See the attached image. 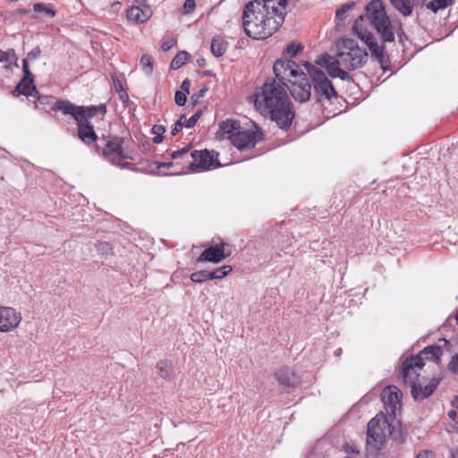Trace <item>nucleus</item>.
<instances>
[{
	"instance_id": "1",
	"label": "nucleus",
	"mask_w": 458,
	"mask_h": 458,
	"mask_svg": "<svg viewBox=\"0 0 458 458\" xmlns=\"http://www.w3.org/2000/svg\"><path fill=\"white\" fill-rule=\"evenodd\" d=\"M276 4L280 5L276 2ZM275 0H253L247 3L242 12V27L253 39H265L272 36L284 21Z\"/></svg>"
},
{
	"instance_id": "2",
	"label": "nucleus",
	"mask_w": 458,
	"mask_h": 458,
	"mask_svg": "<svg viewBox=\"0 0 458 458\" xmlns=\"http://www.w3.org/2000/svg\"><path fill=\"white\" fill-rule=\"evenodd\" d=\"M307 73L301 72L287 86L293 98L299 103L314 99L318 103L331 102L338 94L326 73L317 65L304 62Z\"/></svg>"
},
{
	"instance_id": "3",
	"label": "nucleus",
	"mask_w": 458,
	"mask_h": 458,
	"mask_svg": "<svg viewBox=\"0 0 458 458\" xmlns=\"http://www.w3.org/2000/svg\"><path fill=\"white\" fill-rule=\"evenodd\" d=\"M255 106L269 115L280 129L288 131L295 113L284 87L276 80L266 81L255 94Z\"/></svg>"
},
{
	"instance_id": "4",
	"label": "nucleus",
	"mask_w": 458,
	"mask_h": 458,
	"mask_svg": "<svg viewBox=\"0 0 458 458\" xmlns=\"http://www.w3.org/2000/svg\"><path fill=\"white\" fill-rule=\"evenodd\" d=\"M336 47L335 56L323 54L317 56L315 63L325 68L332 78H340L344 81H353L352 77L344 69L361 68L367 62L368 53L351 38H343L337 43Z\"/></svg>"
},
{
	"instance_id": "5",
	"label": "nucleus",
	"mask_w": 458,
	"mask_h": 458,
	"mask_svg": "<svg viewBox=\"0 0 458 458\" xmlns=\"http://www.w3.org/2000/svg\"><path fill=\"white\" fill-rule=\"evenodd\" d=\"M190 147L174 151L171 155L173 159L182 158L187 161L188 169L191 172L210 170L220 166L217 159L218 154L215 151L193 150L189 152Z\"/></svg>"
},
{
	"instance_id": "6",
	"label": "nucleus",
	"mask_w": 458,
	"mask_h": 458,
	"mask_svg": "<svg viewBox=\"0 0 458 458\" xmlns=\"http://www.w3.org/2000/svg\"><path fill=\"white\" fill-rule=\"evenodd\" d=\"M365 16L385 42L394 40V29L381 0H371L366 6Z\"/></svg>"
},
{
	"instance_id": "7",
	"label": "nucleus",
	"mask_w": 458,
	"mask_h": 458,
	"mask_svg": "<svg viewBox=\"0 0 458 458\" xmlns=\"http://www.w3.org/2000/svg\"><path fill=\"white\" fill-rule=\"evenodd\" d=\"M53 111H59L63 114H69L73 119L90 122L94 116H99L103 120L106 114V106L100 104L98 106H76L66 99L57 100L52 106Z\"/></svg>"
},
{
	"instance_id": "8",
	"label": "nucleus",
	"mask_w": 458,
	"mask_h": 458,
	"mask_svg": "<svg viewBox=\"0 0 458 458\" xmlns=\"http://www.w3.org/2000/svg\"><path fill=\"white\" fill-rule=\"evenodd\" d=\"M364 16L360 15L354 21L353 30L357 36L366 44L369 48L371 55L380 64L381 68L386 71L389 67V59L385 55V47L382 45H378L375 37L361 27V21Z\"/></svg>"
},
{
	"instance_id": "9",
	"label": "nucleus",
	"mask_w": 458,
	"mask_h": 458,
	"mask_svg": "<svg viewBox=\"0 0 458 458\" xmlns=\"http://www.w3.org/2000/svg\"><path fill=\"white\" fill-rule=\"evenodd\" d=\"M102 140L105 141L102 155L106 159L117 166L127 167L130 165L128 162H123L125 159H131V157L123 152V138L118 136H107L103 137Z\"/></svg>"
},
{
	"instance_id": "10",
	"label": "nucleus",
	"mask_w": 458,
	"mask_h": 458,
	"mask_svg": "<svg viewBox=\"0 0 458 458\" xmlns=\"http://www.w3.org/2000/svg\"><path fill=\"white\" fill-rule=\"evenodd\" d=\"M425 366L420 359V356L407 357L402 363L401 377L405 385L411 387L416 382L420 380V371Z\"/></svg>"
},
{
	"instance_id": "11",
	"label": "nucleus",
	"mask_w": 458,
	"mask_h": 458,
	"mask_svg": "<svg viewBox=\"0 0 458 458\" xmlns=\"http://www.w3.org/2000/svg\"><path fill=\"white\" fill-rule=\"evenodd\" d=\"M273 71L277 82L287 87L291 81L297 79L301 71L299 65L292 60H277L273 66Z\"/></svg>"
},
{
	"instance_id": "12",
	"label": "nucleus",
	"mask_w": 458,
	"mask_h": 458,
	"mask_svg": "<svg viewBox=\"0 0 458 458\" xmlns=\"http://www.w3.org/2000/svg\"><path fill=\"white\" fill-rule=\"evenodd\" d=\"M440 381L441 377L436 376L432 377L428 380L425 377L420 378V380L410 387L411 394L414 401L421 402L432 395L437 390Z\"/></svg>"
},
{
	"instance_id": "13",
	"label": "nucleus",
	"mask_w": 458,
	"mask_h": 458,
	"mask_svg": "<svg viewBox=\"0 0 458 458\" xmlns=\"http://www.w3.org/2000/svg\"><path fill=\"white\" fill-rule=\"evenodd\" d=\"M386 420L381 416L377 415L369 420L368 423L367 429V442L369 445H374L376 448H379L385 442Z\"/></svg>"
},
{
	"instance_id": "14",
	"label": "nucleus",
	"mask_w": 458,
	"mask_h": 458,
	"mask_svg": "<svg viewBox=\"0 0 458 458\" xmlns=\"http://www.w3.org/2000/svg\"><path fill=\"white\" fill-rule=\"evenodd\" d=\"M262 133L259 131L242 130L240 128L234 135H231V142L239 150L250 149L261 140Z\"/></svg>"
},
{
	"instance_id": "15",
	"label": "nucleus",
	"mask_w": 458,
	"mask_h": 458,
	"mask_svg": "<svg viewBox=\"0 0 458 458\" xmlns=\"http://www.w3.org/2000/svg\"><path fill=\"white\" fill-rule=\"evenodd\" d=\"M401 397L402 393L396 386H387L382 391L381 399L389 416L394 418L396 416V411L402 405Z\"/></svg>"
},
{
	"instance_id": "16",
	"label": "nucleus",
	"mask_w": 458,
	"mask_h": 458,
	"mask_svg": "<svg viewBox=\"0 0 458 458\" xmlns=\"http://www.w3.org/2000/svg\"><path fill=\"white\" fill-rule=\"evenodd\" d=\"M23 78L13 91V95H24L35 97L38 94L34 85L33 74L31 73L26 60H22Z\"/></svg>"
},
{
	"instance_id": "17",
	"label": "nucleus",
	"mask_w": 458,
	"mask_h": 458,
	"mask_svg": "<svg viewBox=\"0 0 458 458\" xmlns=\"http://www.w3.org/2000/svg\"><path fill=\"white\" fill-rule=\"evenodd\" d=\"M21 321V315L12 307L0 306V332L15 329Z\"/></svg>"
},
{
	"instance_id": "18",
	"label": "nucleus",
	"mask_w": 458,
	"mask_h": 458,
	"mask_svg": "<svg viewBox=\"0 0 458 458\" xmlns=\"http://www.w3.org/2000/svg\"><path fill=\"white\" fill-rule=\"evenodd\" d=\"M137 4L131 6L126 13L129 21L140 24L146 22L152 15L151 7L145 0H135Z\"/></svg>"
},
{
	"instance_id": "19",
	"label": "nucleus",
	"mask_w": 458,
	"mask_h": 458,
	"mask_svg": "<svg viewBox=\"0 0 458 458\" xmlns=\"http://www.w3.org/2000/svg\"><path fill=\"white\" fill-rule=\"evenodd\" d=\"M225 244L224 242L207 248L197 259V262H212L219 263L226 257L231 255V251H226Z\"/></svg>"
},
{
	"instance_id": "20",
	"label": "nucleus",
	"mask_w": 458,
	"mask_h": 458,
	"mask_svg": "<svg viewBox=\"0 0 458 458\" xmlns=\"http://www.w3.org/2000/svg\"><path fill=\"white\" fill-rule=\"evenodd\" d=\"M275 377L278 384L283 387H296L300 383V377L290 368H281L276 374Z\"/></svg>"
},
{
	"instance_id": "21",
	"label": "nucleus",
	"mask_w": 458,
	"mask_h": 458,
	"mask_svg": "<svg viewBox=\"0 0 458 458\" xmlns=\"http://www.w3.org/2000/svg\"><path fill=\"white\" fill-rule=\"evenodd\" d=\"M74 120L77 124L79 139L87 145H90L95 142L98 136L94 131L92 123L90 122H84L79 119Z\"/></svg>"
},
{
	"instance_id": "22",
	"label": "nucleus",
	"mask_w": 458,
	"mask_h": 458,
	"mask_svg": "<svg viewBox=\"0 0 458 458\" xmlns=\"http://www.w3.org/2000/svg\"><path fill=\"white\" fill-rule=\"evenodd\" d=\"M443 351L438 345H428L420 351L416 356H420L423 362L425 360H432L436 363L440 361Z\"/></svg>"
},
{
	"instance_id": "23",
	"label": "nucleus",
	"mask_w": 458,
	"mask_h": 458,
	"mask_svg": "<svg viewBox=\"0 0 458 458\" xmlns=\"http://www.w3.org/2000/svg\"><path fill=\"white\" fill-rule=\"evenodd\" d=\"M241 128L239 122L233 120L223 121L219 123L218 134L222 138H225L231 140V135H234L236 131Z\"/></svg>"
},
{
	"instance_id": "24",
	"label": "nucleus",
	"mask_w": 458,
	"mask_h": 458,
	"mask_svg": "<svg viewBox=\"0 0 458 458\" xmlns=\"http://www.w3.org/2000/svg\"><path fill=\"white\" fill-rule=\"evenodd\" d=\"M393 6L404 16L411 14L416 0H390Z\"/></svg>"
},
{
	"instance_id": "25",
	"label": "nucleus",
	"mask_w": 458,
	"mask_h": 458,
	"mask_svg": "<svg viewBox=\"0 0 458 458\" xmlns=\"http://www.w3.org/2000/svg\"><path fill=\"white\" fill-rule=\"evenodd\" d=\"M157 372L160 377L170 380L173 377V364L170 360H160L157 364Z\"/></svg>"
},
{
	"instance_id": "26",
	"label": "nucleus",
	"mask_w": 458,
	"mask_h": 458,
	"mask_svg": "<svg viewBox=\"0 0 458 458\" xmlns=\"http://www.w3.org/2000/svg\"><path fill=\"white\" fill-rule=\"evenodd\" d=\"M226 51V43L221 38H214L211 42V52L216 57L222 56Z\"/></svg>"
},
{
	"instance_id": "27",
	"label": "nucleus",
	"mask_w": 458,
	"mask_h": 458,
	"mask_svg": "<svg viewBox=\"0 0 458 458\" xmlns=\"http://www.w3.org/2000/svg\"><path fill=\"white\" fill-rule=\"evenodd\" d=\"M33 10L36 13H43L45 15L48 17H55L56 14L55 10L54 9V6L52 4H47V3H35L33 4Z\"/></svg>"
},
{
	"instance_id": "28",
	"label": "nucleus",
	"mask_w": 458,
	"mask_h": 458,
	"mask_svg": "<svg viewBox=\"0 0 458 458\" xmlns=\"http://www.w3.org/2000/svg\"><path fill=\"white\" fill-rule=\"evenodd\" d=\"M190 54L186 51H179L176 55L173 58L170 68L173 70H177L181 68L186 61L190 58Z\"/></svg>"
},
{
	"instance_id": "29",
	"label": "nucleus",
	"mask_w": 458,
	"mask_h": 458,
	"mask_svg": "<svg viewBox=\"0 0 458 458\" xmlns=\"http://www.w3.org/2000/svg\"><path fill=\"white\" fill-rule=\"evenodd\" d=\"M454 0H433L427 4V8L434 13L445 9L448 5L453 4Z\"/></svg>"
},
{
	"instance_id": "30",
	"label": "nucleus",
	"mask_w": 458,
	"mask_h": 458,
	"mask_svg": "<svg viewBox=\"0 0 458 458\" xmlns=\"http://www.w3.org/2000/svg\"><path fill=\"white\" fill-rule=\"evenodd\" d=\"M232 271L231 266H223L216 268L215 270L209 272L210 280L213 279H222L226 276Z\"/></svg>"
},
{
	"instance_id": "31",
	"label": "nucleus",
	"mask_w": 458,
	"mask_h": 458,
	"mask_svg": "<svg viewBox=\"0 0 458 458\" xmlns=\"http://www.w3.org/2000/svg\"><path fill=\"white\" fill-rule=\"evenodd\" d=\"M355 6L354 2H349L342 5L335 13V18L339 22H344L345 19V13L352 10Z\"/></svg>"
},
{
	"instance_id": "32",
	"label": "nucleus",
	"mask_w": 458,
	"mask_h": 458,
	"mask_svg": "<svg viewBox=\"0 0 458 458\" xmlns=\"http://www.w3.org/2000/svg\"><path fill=\"white\" fill-rule=\"evenodd\" d=\"M300 0H275V2L279 3L280 5L276 4V9L278 11H282L284 19L285 18V15L287 13V8L288 7H293Z\"/></svg>"
},
{
	"instance_id": "33",
	"label": "nucleus",
	"mask_w": 458,
	"mask_h": 458,
	"mask_svg": "<svg viewBox=\"0 0 458 458\" xmlns=\"http://www.w3.org/2000/svg\"><path fill=\"white\" fill-rule=\"evenodd\" d=\"M140 65L144 72L149 76L153 72L152 58L148 55H143L140 58Z\"/></svg>"
},
{
	"instance_id": "34",
	"label": "nucleus",
	"mask_w": 458,
	"mask_h": 458,
	"mask_svg": "<svg viewBox=\"0 0 458 458\" xmlns=\"http://www.w3.org/2000/svg\"><path fill=\"white\" fill-rule=\"evenodd\" d=\"M191 280L194 283H203L210 280L209 271L201 270L194 272L191 275Z\"/></svg>"
},
{
	"instance_id": "35",
	"label": "nucleus",
	"mask_w": 458,
	"mask_h": 458,
	"mask_svg": "<svg viewBox=\"0 0 458 458\" xmlns=\"http://www.w3.org/2000/svg\"><path fill=\"white\" fill-rule=\"evenodd\" d=\"M302 49L301 46L300 44H296L294 42H292L287 48L284 50V53L289 57H294L298 55L299 52H301Z\"/></svg>"
},
{
	"instance_id": "36",
	"label": "nucleus",
	"mask_w": 458,
	"mask_h": 458,
	"mask_svg": "<svg viewBox=\"0 0 458 458\" xmlns=\"http://www.w3.org/2000/svg\"><path fill=\"white\" fill-rule=\"evenodd\" d=\"M40 55H41V48L39 46H37L27 54V57L24 58L23 60H26L27 64L29 65L30 61L37 60L40 57Z\"/></svg>"
},
{
	"instance_id": "37",
	"label": "nucleus",
	"mask_w": 458,
	"mask_h": 458,
	"mask_svg": "<svg viewBox=\"0 0 458 458\" xmlns=\"http://www.w3.org/2000/svg\"><path fill=\"white\" fill-rule=\"evenodd\" d=\"M195 9H196L195 0H185L183 3L182 13L187 15V14L193 13Z\"/></svg>"
},
{
	"instance_id": "38",
	"label": "nucleus",
	"mask_w": 458,
	"mask_h": 458,
	"mask_svg": "<svg viewBox=\"0 0 458 458\" xmlns=\"http://www.w3.org/2000/svg\"><path fill=\"white\" fill-rule=\"evenodd\" d=\"M200 115H201V111H198L196 114H194L189 119H187L185 117V119L182 120V122L184 123V126L188 127V128L193 127L196 124L199 118L200 117Z\"/></svg>"
},
{
	"instance_id": "39",
	"label": "nucleus",
	"mask_w": 458,
	"mask_h": 458,
	"mask_svg": "<svg viewBox=\"0 0 458 458\" xmlns=\"http://www.w3.org/2000/svg\"><path fill=\"white\" fill-rule=\"evenodd\" d=\"M186 100H187V94L186 93H184L182 91H179V90H177L175 92L174 101H175L176 105H178L180 106H182L185 105Z\"/></svg>"
},
{
	"instance_id": "40",
	"label": "nucleus",
	"mask_w": 458,
	"mask_h": 458,
	"mask_svg": "<svg viewBox=\"0 0 458 458\" xmlns=\"http://www.w3.org/2000/svg\"><path fill=\"white\" fill-rule=\"evenodd\" d=\"M175 44L176 40L173 38H164L161 45V48L163 51L166 52L170 50Z\"/></svg>"
},
{
	"instance_id": "41",
	"label": "nucleus",
	"mask_w": 458,
	"mask_h": 458,
	"mask_svg": "<svg viewBox=\"0 0 458 458\" xmlns=\"http://www.w3.org/2000/svg\"><path fill=\"white\" fill-rule=\"evenodd\" d=\"M448 369L454 374H458V352L452 357L448 363Z\"/></svg>"
},
{
	"instance_id": "42",
	"label": "nucleus",
	"mask_w": 458,
	"mask_h": 458,
	"mask_svg": "<svg viewBox=\"0 0 458 458\" xmlns=\"http://www.w3.org/2000/svg\"><path fill=\"white\" fill-rule=\"evenodd\" d=\"M207 91H208V88L203 87L198 92L193 93V95L191 96V100H192L193 104L194 105L197 104L199 101V99L205 96Z\"/></svg>"
},
{
	"instance_id": "43",
	"label": "nucleus",
	"mask_w": 458,
	"mask_h": 458,
	"mask_svg": "<svg viewBox=\"0 0 458 458\" xmlns=\"http://www.w3.org/2000/svg\"><path fill=\"white\" fill-rule=\"evenodd\" d=\"M185 119V114L181 115L180 119L174 123L172 129V135H176L184 126L182 120Z\"/></svg>"
},
{
	"instance_id": "44",
	"label": "nucleus",
	"mask_w": 458,
	"mask_h": 458,
	"mask_svg": "<svg viewBox=\"0 0 458 458\" xmlns=\"http://www.w3.org/2000/svg\"><path fill=\"white\" fill-rule=\"evenodd\" d=\"M191 81L187 78L183 80L181 85V91L186 93L187 95L190 93Z\"/></svg>"
},
{
	"instance_id": "45",
	"label": "nucleus",
	"mask_w": 458,
	"mask_h": 458,
	"mask_svg": "<svg viewBox=\"0 0 458 458\" xmlns=\"http://www.w3.org/2000/svg\"><path fill=\"white\" fill-rule=\"evenodd\" d=\"M98 250L103 253H106L110 250V245L107 242H100L97 246Z\"/></svg>"
},
{
	"instance_id": "46",
	"label": "nucleus",
	"mask_w": 458,
	"mask_h": 458,
	"mask_svg": "<svg viewBox=\"0 0 458 458\" xmlns=\"http://www.w3.org/2000/svg\"><path fill=\"white\" fill-rule=\"evenodd\" d=\"M165 131V129L162 125L156 124L152 127V132L155 135H162Z\"/></svg>"
},
{
	"instance_id": "47",
	"label": "nucleus",
	"mask_w": 458,
	"mask_h": 458,
	"mask_svg": "<svg viewBox=\"0 0 458 458\" xmlns=\"http://www.w3.org/2000/svg\"><path fill=\"white\" fill-rule=\"evenodd\" d=\"M433 457V453L428 450H421L418 453L416 458H431Z\"/></svg>"
},
{
	"instance_id": "48",
	"label": "nucleus",
	"mask_w": 458,
	"mask_h": 458,
	"mask_svg": "<svg viewBox=\"0 0 458 458\" xmlns=\"http://www.w3.org/2000/svg\"><path fill=\"white\" fill-rule=\"evenodd\" d=\"M8 62H9L8 52L0 50V63H8Z\"/></svg>"
},
{
	"instance_id": "49",
	"label": "nucleus",
	"mask_w": 458,
	"mask_h": 458,
	"mask_svg": "<svg viewBox=\"0 0 458 458\" xmlns=\"http://www.w3.org/2000/svg\"><path fill=\"white\" fill-rule=\"evenodd\" d=\"M114 85L117 92H122L123 90V85L119 80H114Z\"/></svg>"
},
{
	"instance_id": "50",
	"label": "nucleus",
	"mask_w": 458,
	"mask_h": 458,
	"mask_svg": "<svg viewBox=\"0 0 458 458\" xmlns=\"http://www.w3.org/2000/svg\"><path fill=\"white\" fill-rule=\"evenodd\" d=\"M451 405L454 407V408H456L458 409V395H455L453 400L451 401Z\"/></svg>"
},
{
	"instance_id": "51",
	"label": "nucleus",
	"mask_w": 458,
	"mask_h": 458,
	"mask_svg": "<svg viewBox=\"0 0 458 458\" xmlns=\"http://www.w3.org/2000/svg\"><path fill=\"white\" fill-rule=\"evenodd\" d=\"M448 417L451 419V420H455L456 416H457V413L454 410H451L448 411L447 413Z\"/></svg>"
},
{
	"instance_id": "52",
	"label": "nucleus",
	"mask_w": 458,
	"mask_h": 458,
	"mask_svg": "<svg viewBox=\"0 0 458 458\" xmlns=\"http://www.w3.org/2000/svg\"><path fill=\"white\" fill-rule=\"evenodd\" d=\"M162 140H163V137H162V135H156V136L153 138V142H154L155 144H159Z\"/></svg>"
},
{
	"instance_id": "53",
	"label": "nucleus",
	"mask_w": 458,
	"mask_h": 458,
	"mask_svg": "<svg viewBox=\"0 0 458 458\" xmlns=\"http://www.w3.org/2000/svg\"><path fill=\"white\" fill-rule=\"evenodd\" d=\"M120 94V98L123 101H127L128 100V94L123 90L122 92H118Z\"/></svg>"
},
{
	"instance_id": "54",
	"label": "nucleus",
	"mask_w": 458,
	"mask_h": 458,
	"mask_svg": "<svg viewBox=\"0 0 458 458\" xmlns=\"http://www.w3.org/2000/svg\"><path fill=\"white\" fill-rule=\"evenodd\" d=\"M30 12L29 9H26V8H20L17 10V13L19 14H26Z\"/></svg>"
},
{
	"instance_id": "55",
	"label": "nucleus",
	"mask_w": 458,
	"mask_h": 458,
	"mask_svg": "<svg viewBox=\"0 0 458 458\" xmlns=\"http://www.w3.org/2000/svg\"><path fill=\"white\" fill-rule=\"evenodd\" d=\"M397 35H398L399 40H400L401 42H403V38H406V37H405V35H404V32H403V31H397Z\"/></svg>"
},
{
	"instance_id": "56",
	"label": "nucleus",
	"mask_w": 458,
	"mask_h": 458,
	"mask_svg": "<svg viewBox=\"0 0 458 458\" xmlns=\"http://www.w3.org/2000/svg\"><path fill=\"white\" fill-rule=\"evenodd\" d=\"M197 63H198V65H199V67H203V66H205V64H206L205 59H203V58H201V59H198V60H197Z\"/></svg>"
},
{
	"instance_id": "57",
	"label": "nucleus",
	"mask_w": 458,
	"mask_h": 458,
	"mask_svg": "<svg viewBox=\"0 0 458 458\" xmlns=\"http://www.w3.org/2000/svg\"><path fill=\"white\" fill-rule=\"evenodd\" d=\"M456 455H458V451L452 450L450 454V458H456Z\"/></svg>"
},
{
	"instance_id": "58",
	"label": "nucleus",
	"mask_w": 458,
	"mask_h": 458,
	"mask_svg": "<svg viewBox=\"0 0 458 458\" xmlns=\"http://www.w3.org/2000/svg\"><path fill=\"white\" fill-rule=\"evenodd\" d=\"M172 165V163H160L158 165V167L164 166V167H169Z\"/></svg>"
},
{
	"instance_id": "59",
	"label": "nucleus",
	"mask_w": 458,
	"mask_h": 458,
	"mask_svg": "<svg viewBox=\"0 0 458 458\" xmlns=\"http://www.w3.org/2000/svg\"><path fill=\"white\" fill-rule=\"evenodd\" d=\"M342 352H343L342 348H338L335 351V355L340 356L342 354Z\"/></svg>"
},
{
	"instance_id": "60",
	"label": "nucleus",
	"mask_w": 458,
	"mask_h": 458,
	"mask_svg": "<svg viewBox=\"0 0 458 458\" xmlns=\"http://www.w3.org/2000/svg\"><path fill=\"white\" fill-rule=\"evenodd\" d=\"M425 1H426V0H416V4H419V3H420V4H423V3H424Z\"/></svg>"
},
{
	"instance_id": "61",
	"label": "nucleus",
	"mask_w": 458,
	"mask_h": 458,
	"mask_svg": "<svg viewBox=\"0 0 458 458\" xmlns=\"http://www.w3.org/2000/svg\"><path fill=\"white\" fill-rule=\"evenodd\" d=\"M441 340L445 342V345L449 344V341H447L446 339L443 338V339H441Z\"/></svg>"
},
{
	"instance_id": "62",
	"label": "nucleus",
	"mask_w": 458,
	"mask_h": 458,
	"mask_svg": "<svg viewBox=\"0 0 458 458\" xmlns=\"http://www.w3.org/2000/svg\"><path fill=\"white\" fill-rule=\"evenodd\" d=\"M455 319H456V322H457V325H458V310H457V313H456V316H455Z\"/></svg>"
}]
</instances>
